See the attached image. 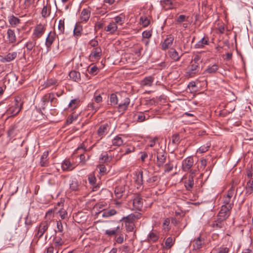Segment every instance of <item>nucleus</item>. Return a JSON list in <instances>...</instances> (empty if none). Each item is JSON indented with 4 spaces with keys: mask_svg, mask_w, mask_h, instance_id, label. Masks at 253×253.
Here are the masks:
<instances>
[{
    "mask_svg": "<svg viewBox=\"0 0 253 253\" xmlns=\"http://www.w3.org/2000/svg\"><path fill=\"white\" fill-rule=\"evenodd\" d=\"M218 69V65L214 64L211 66H209L205 72L210 74H214L216 72Z\"/></svg>",
    "mask_w": 253,
    "mask_h": 253,
    "instance_id": "33",
    "label": "nucleus"
},
{
    "mask_svg": "<svg viewBox=\"0 0 253 253\" xmlns=\"http://www.w3.org/2000/svg\"><path fill=\"white\" fill-rule=\"evenodd\" d=\"M246 188V195H249L252 193L253 192V179L251 181L249 180L247 183Z\"/></svg>",
    "mask_w": 253,
    "mask_h": 253,
    "instance_id": "31",
    "label": "nucleus"
},
{
    "mask_svg": "<svg viewBox=\"0 0 253 253\" xmlns=\"http://www.w3.org/2000/svg\"><path fill=\"white\" fill-rule=\"evenodd\" d=\"M50 6L49 8H47V5L43 6L41 12L42 17L43 18H46L48 17L50 13Z\"/></svg>",
    "mask_w": 253,
    "mask_h": 253,
    "instance_id": "41",
    "label": "nucleus"
},
{
    "mask_svg": "<svg viewBox=\"0 0 253 253\" xmlns=\"http://www.w3.org/2000/svg\"><path fill=\"white\" fill-rule=\"evenodd\" d=\"M140 217H141V214L139 213H138L136 214L131 213L126 217H124L122 218V220H124V221L133 222V221L135 219H138Z\"/></svg>",
    "mask_w": 253,
    "mask_h": 253,
    "instance_id": "20",
    "label": "nucleus"
},
{
    "mask_svg": "<svg viewBox=\"0 0 253 253\" xmlns=\"http://www.w3.org/2000/svg\"><path fill=\"white\" fill-rule=\"evenodd\" d=\"M137 117V121L138 122H143L146 120V116L143 112H139L137 115H135Z\"/></svg>",
    "mask_w": 253,
    "mask_h": 253,
    "instance_id": "54",
    "label": "nucleus"
},
{
    "mask_svg": "<svg viewBox=\"0 0 253 253\" xmlns=\"http://www.w3.org/2000/svg\"><path fill=\"white\" fill-rule=\"evenodd\" d=\"M36 41V39H33L32 41H29L25 44V47L26 48L28 52L31 51L36 46L37 43Z\"/></svg>",
    "mask_w": 253,
    "mask_h": 253,
    "instance_id": "28",
    "label": "nucleus"
},
{
    "mask_svg": "<svg viewBox=\"0 0 253 253\" xmlns=\"http://www.w3.org/2000/svg\"><path fill=\"white\" fill-rule=\"evenodd\" d=\"M173 244V238L171 237H168L165 242V248L166 249H170Z\"/></svg>",
    "mask_w": 253,
    "mask_h": 253,
    "instance_id": "51",
    "label": "nucleus"
},
{
    "mask_svg": "<svg viewBox=\"0 0 253 253\" xmlns=\"http://www.w3.org/2000/svg\"><path fill=\"white\" fill-rule=\"evenodd\" d=\"M157 166L161 167L163 165L166 160V156L164 153H158L157 156Z\"/></svg>",
    "mask_w": 253,
    "mask_h": 253,
    "instance_id": "21",
    "label": "nucleus"
},
{
    "mask_svg": "<svg viewBox=\"0 0 253 253\" xmlns=\"http://www.w3.org/2000/svg\"><path fill=\"white\" fill-rule=\"evenodd\" d=\"M87 71L89 74L94 76L98 73L99 69L95 65H90L88 67Z\"/></svg>",
    "mask_w": 253,
    "mask_h": 253,
    "instance_id": "32",
    "label": "nucleus"
},
{
    "mask_svg": "<svg viewBox=\"0 0 253 253\" xmlns=\"http://www.w3.org/2000/svg\"><path fill=\"white\" fill-rule=\"evenodd\" d=\"M125 223V226L126 230L128 232H131L133 230L134 228V223L132 222L124 221Z\"/></svg>",
    "mask_w": 253,
    "mask_h": 253,
    "instance_id": "52",
    "label": "nucleus"
},
{
    "mask_svg": "<svg viewBox=\"0 0 253 253\" xmlns=\"http://www.w3.org/2000/svg\"><path fill=\"white\" fill-rule=\"evenodd\" d=\"M143 199L139 195H136L133 200V208L138 211H141L143 207Z\"/></svg>",
    "mask_w": 253,
    "mask_h": 253,
    "instance_id": "9",
    "label": "nucleus"
},
{
    "mask_svg": "<svg viewBox=\"0 0 253 253\" xmlns=\"http://www.w3.org/2000/svg\"><path fill=\"white\" fill-rule=\"evenodd\" d=\"M159 239V236L154 232H150L148 235V240L153 242H156Z\"/></svg>",
    "mask_w": 253,
    "mask_h": 253,
    "instance_id": "50",
    "label": "nucleus"
},
{
    "mask_svg": "<svg viewBox=\"0 0 253 253\" xmlns=\"http://www.w3.org/2000/svg\"><path fill=\"white\" fill-rule=\"evenodd\" d=\"M49 224L50 222L47 220L42 221L38 227L37 232L35 235V238L39 240L42 238L47 230Z\"/></svg>",
    "mask_w": 253,
    "mask_h": 253,
    "instance_id": "4",
    "label": "nucleus"
},
{
    "mask_svg": "<svg viewBox=\"0 0 253 253\" xmlns=\"http://www.w3.org/2000/svg\"><path fill=\"white\" fill-rule=\"evenodd\" d=\"M117 213V211L114 209H109L104 211L102 216L103 217H109L110 216L115 215Z\"/></svg>",
    "mask_w": 253,
    "mask_h": 253,
    "instance_id": "34",
    "label": "nucleus"
},
{
    "mask_svg": "<svg viewBox=\"0 0 253 253\" xmlns=\"http://www.w3.org/2000/svg\"><path fill=\"white\" fill-rule=\"evenodd\" d=\"M80 102V101L79 99H72L69 103L68 106L69 107L75 109L79 106Z\"/></svg>",
    "mask_w": 253,
    "mask_h": 253,
    "instance_id": "47",
    "label": "nucleus"
},
{
    "mask_svg": "<svg viewBox=\"0 0 253 253\" xmlns=\"http://www.w3.org/2000/svg\"><path fill=\"white\" fill-rule=\"evenodd\" d=\"M120 96L118 97L115 93H112L110 96V104L115 106L119 103Z\"/></svg>",
    "mask_w": 253,
    "mask_h": 253,
    "instance_id": "37",
    "label": "nucleus"
},
{
    "mask_svg": "<svg viewBox=\"0 0 253 253\" xmlns=\"http://www.w3.org/2000/svg\"><path fill=\"white\" fill-rule=\"evenodd\" d=\"M57 84L56 81L54 79L48 80L45 84V87H49L52 85H55Z\"/></svg>",
    "mask_w": 253,
    "mask_h": 253,
    "instance_id": "57",
    "label": "nucleus"
},
{
    "mask_svg": "<svg viewBox=\"0 0 253 253\" xmlns=\"http://www.w3.org/2000/svg\"><path fill=\"white\" fill-rule=\"evenodd\" d=\"M83 26L82 25L77 23L74 27L73 31L74 36L76 38L81 37L82 35Z\"/></svg>",
    "mask_w": 253,
    "mask_h": 253,
    "instance_id": "19",
    "label": "nucleus"
},
{
    "mask_svg": "<svg viewBox=\"0 0 253 253\" xmlns=\"http://www.w3.org/2000/svg\"><path fill=\"white\" fill-rule=\"evenodd\" d=\"M17 134V129L15 126H11L7 131L8 136L10 138L14 137Z\"/></svg>",
    "mask_w": 253,
    "mask_h": 253,
    "instance_id": "36",
    "label": "nucleus"
},
{
    "mask_svg": "<svg viewBox=\"0 0 253 253\" xmlns=\"http://www.w3.org/2000/svg\"><path fill=\"white\" fill-rule=\"evenodd\" d=\"M142 35L143 38L148 39L151 37L152 33L150 31H145L142 33Z\"/></svg>",
    "mask_w": 253,
    "mask_h": 253,
    "instance_id": "62",
    "label": "nucleus"
},
{
    "mask_svg": "<svg viewBox=\"0 0 253 253\" xmlns=\"http://www.w3.org/2000/svg\"><path fill=\"white\" fill-rule=\"evenodd\" d=\"M7 36L9 43H13L16 42V37L14 30L8 29L7 31Z\"/></svg>",
    "mask_w": 253,
    "mask_h": 253,
    "instance_id": "15",
    "label": "nucleus"
},
{
    "mask_svg": "<svg viewBox=\"0 0 253 253\" xmlns=\"http://www.w3.org/2000/svg\"><path fill=\"white\" fill-rule=\"evenodd\" d=\"M180 141L179 135L178 133H175L171 136V139L170 140L168 147H176Z\"/></svg>",
    "mask_w": 253,
    "mask_h": 253,
    "instance_id": "12",
    "label": "nucleus"
},
{
    "mask_svg": "<svg viewBox=\"0 0 253 253\" xmlns=\"http://www.w3.org/2000/svg\"><path fill=\"white\" fill-rule=\"evenodd\" d=\"M80 184L75 178H71L69 181V189L71 191H77L79 190Z\"/></svg>",
    "mask_w": 253,
    "mask_h": 253,
    "instance_id": "13",
    "label": "nucleus"
},
{
    "mask_svg": "<svg viewBox=\"0 0 253 253\" xmlns=\"http://www.w3.org/2000/svg\"><path fill=\"white\" fill-rule=\"evenodd\" d=\"M93 100L96 103L100 104V103L102 102V97L100 94L98 93L96 91L94 93Z\"/></svg>",
    "mask_w": 253,
    "mask_h": 253,
    "instance_id": "45",
    "label": "nucleus"
},
{
    "mask_svg": "<svg viewBox=\"0 0 253 253\" xmlns=\"http://www.w3.org/2000/svg\"><path fill=\"white\" fill-rule=\"evenodd\" d=\"M233 204L229 206L222 205L217 214V220L220 224L225 220L230 215L231 210L232 209Z\"/></svg>",
    "mask_w": 253,
    "mask_h": 253,
    "instance_id": "1",
    "label": "nucleus"
},
{
    "mask_svg": "<svg viewBox=\"0 0 253 253\" xmlns=\"http://www.w3.org/2000/svg\"><path fill=\"white\" fill-rule=\"evenodd\" d=\"M55 99L54 94L52 93L46 94L42 97V101L44 103L50 102H52L54 101V100Z\"/></svg>",
    "mask_w": 253,
    "mask_h": 253,
    "instance_id": "29",
    "label": "nucleus"
},
{
    "mask_svg": "<svg viewBox=\"0 0 253 253\" xmlns=\"http://www.w3.org/2000/svg\"><path fill=\"white\" fill-rule=\"evenodd\" d=\"M125 17L124 15H123L122 14L121 15L116 16L114 18V21H113V23H115V25H117V24H120L122 25L123 23H124V21L125 20Z\"/></svg>",
    "mask_w": 253,
    "mask_h": 253,
    "instance_id": "39",
    "label": "nucleus"
},
{
    "mask_svg": "<svg viewBox=\"0 0 253 253\" xmlns=\"http://www.w3.org/2000/svg\"><path fill=\"white\" fill-rule=\"evenodd\" d=\"M182 168L184 171H188L190 170V157L187 158L183 162Z\"/></svg>",
    "mask_w": 253,
    "mask_h": 253,
    "instance_id": "44",
    "label": "nucleus"
},
{
    "mask_svg": "<svg viewBox=\"0 0 253 253\" xmlns=\"http://www.w3.org/2000/svg\"><path fill=\"white\" fill-rule=\"evenodd\" d=\"M102 50L100 47L94 48L90 54L89 57L94 59H99L101 56Z\"/></svg>",
    "mask_w": 253,
    "mask_h": 253,
    "instance_id": "16",
    "label": "nucleus"
},
{
    "mask_svg": "<svg viewBox=\"0 0 253 253\" xmlns=\"http://www.w3.org/2000/svg\"><path fill=\"white\" fill-rule=\"evenodd\" d=\"M8 20L12 27H15L20 23V20L13 15L9 16L8 17Z\"/></svg>",
    "mask_w": 253,
    "mask_h": 253,
    "instance_id": "26",
    "label": "nucleus"
},
{
    "mask_svg": "<svg viewBox=\"0 0 253 253\" xmlns=\"http://www.w3.org/2000/svg\"><path fill=\"white\" fill-rule=\"evenodd\" d=\"M130 248L127 246H123L121 248L122 253H129L130 252Z\"/></svg>",
    "mask_w": 253,
    "mask_h": 253,
    "instance_id": "64",
    "label": "nucleus"
},
{
    "mask_svg": "<svg viewBox=\"0 0 253 253\" xmlns=\"http://www.w3.org/2000/svg\"><path fill=\"white\" fill-rule=\"evenodd\" d=\"M58 29L59 31V34H62L64 33L65 31L64 19H60L59 21Z\"/></svg>",
    "mask_w": 253,
    "mask_h": 253,
    "instance_id": "42",
    "label": "nucleus"
},
{
    "mask_svg": "<svg viewBox=\"0 0 253 253\" xmlns=\"http://www.w3.org/2000/svg\"><path fill=\"white\" fill-rule=\"evenodd\" d=\"M173 38L169 37L166 38L162 44V48L163 50H166L170 47L173 42Z\"/></svg>",
    "mask_w": 253,
    "mask_h": 253,
    "instance_id": "17",
    "label": "nucleus"
},
{
    "mask_svg": "<svg viewBox=\"0 0 253 253\" xmlns=\"http://www.w3.org/2000/svg\"><path fill=\"white\" fill-rule=\"evenodd\" d=\"M87 108L88 110L91 111L93 113H95L100 108V105L94 102H91L88 104Z\"/></svg>",
    "mask_w": 253,
    "mask_h": 253,
    "instance_id": "25",
    "label": "nucleus"
},
{
    "mask_svg": "<svg viewBox=\"0 0 253 253\" xmlns=\"http://www.w3.org/2000/svg\"><path fill=\"white\" fill-rule=\"evenodd\" d=\"M48 151H45L41 158L40 165L42 167H47L48 166Z\"/></svg>",
    "mask_w": 253,
    "mask_h": 253,
    "instance_id": "24",
    "label": "nucleus"
},
{
    "mask_svg": "<svg viewBox=\"0 0 253 253\" xmlns=\"http://www.w3.org/2000/svg\"><path fill=\"white\" fill-rule=\"evenodd\" d=\"M78 117V114H76L75 113H73L69 116L67 120L66 123L67 124H71L73 123V122L75 120H76Z\"/></svg>",
    "mask_w": 253,
    "mask_h": 253,
    "instance_id": "46",
    "label": "nucleus"
},
{
    "mask_svg": "<svg viewBox=\"0 0 253 253\" xmlns=\"http://www.w3.org/2000/svg\"><path fill=\"white\" fill-rule=\"evenodd\" d=\"M201 122H191V129H194L196 128H199V127L201 126Z\"/></svg>",
    "mask_w": 253,
    "mask_h": 253,
    "instance_id": "59",
    "label": "nucleus"
},
{
    "mask_svg": "<svg viewBox=\"0 0 253 253\" xmlns=\"http://www.w3.org/2000/svg\"><path fill=\"white\" fill-rule=\"evenodd\" d=\"M117 25H115V23L112 22L107 26L105 30L106 31L109 32L110 34H113L117 31Z\"/></svg>",
    "mask_w": 253,
    "mask_h": 253,
    "instance_id": "27",
    "label": "nucleus"
},
{
    "mask_svg": "<svg viewBox=\"0 0 253 253\" xmlns=\"http://www.w3.org/2000/svg\"><path fill=\"white\" fill-rule=\"evenodd\" d=\"M35 0H25L24 3V8L28 9L32 4L34 3Z\"/></svg>",
    "mask_w": 253,
    "mask_h": 253,
    "instance_id": "55",
    "label": "nucleus"
},
{
    "mask_svg": "<svg viewBox=\"0 0 253 253\" xmlns=\"http://www.w3.org/2000/svg\"><path fill=\"white\" fill-rule=\"evenodd\" d=\"M45 31V26L42 24H39L35 27L33 34V39H35L36 40L40 38L44 33Z\"/></svg>",
    "mask_w": 253,
    "mask_h": 253,
    "instance_id": "5",
    "label": "nucleus"
},
{
    "mask_svg": "<svg viewBox=\"0 0 253 253\" xmlns=\"http://www.w3.org/2000/svg\"><path fill=\"white\" fill-rule=\"evenodd\" d=\"M91 15V8L88 7L87 8H84L81 12L80 19L82 23H86L89 20Z\"/></svg>",
    "mask_w": 253,
    "mask_h": 253,
    "instance_id": "7",
    "label": "nucleus"
},
{
    "mask_svg": "<svg viewBox=\"0 0 253 253\" xmlns=\"http://www.w3.org/2000/svg\"><path fill=\"white\" fill-rule=\"evenodd\" d=\"M173 165L171 163L169 162V163H167L165 165V172H170V171L172 170V169H173Z\"/></svg>",
    "mask_w": 253,
    "mask_h": 253,
    "instance_id": "56",
    "label": "nucleus"
},
{
    "mask_svg": "<svg viewBox=\"0 0 253 253\" xmlns=\"http://www.w3.org/2000/svg\"><path fill=\"white\" fill-rule=\"evenodd\" d=\"M20 98L19 97L15 98L14 100V104L10 107L6 111V114L9 117H12L17 115L22 108V103L19 102Z\"/></svg>",
    "mask_w": 253,
    "mask_h": 253,
    "instance_id": "2",
    "label": "nucleus"
},
{
    "mask_svg": "<svg viewBox=\"0 0 253 253\" xmlns=\"http://www.w3.org/2000/svg\"><path fill=\"white\" fill-rule=\"evenodd\" d=\"M125 187L123 186H117L115 188L114 192L115 196L118 198H121L124 192H125Z\"/></svg>",
    "mask_w": 253,
    "mask_h": 253,
    "instance_id": "30",
    "label": "nucleus"
},
{
    "mask_svg": "<svg viewBox=\"0 0 253 253\" xmlns=\"http://www.w3.org/2000/svg\"><path fill=\"white\" fill-rule=\"evenodd\" d=\"M123 143V140L119 136H115L112 140V144L116 146H120Z\"/></svg>",
    "mask_w": 253,
    "mask_h": 253,
    "instance_id": "40",
    "label": "nucleus"
},
{
    "mask_svg": "<svg viewBox=\"0 0 253 253\" xmlns=\"http://www.w3.org/2000/svg\"><path fill=\"white\" fill-rule=\"evenodd\" d=\"M234 192V187L232 186L227 191L226 197L231 198Z\"/></svg>",
    "mask_w": 253,
    "mask_h": 253,
    "instance_id": "61",
    "label": "nucleus"
},
{
    "mask_svg": "<svg viewBox=\"0 0 253 253\" xmlns=\"http://www.w3.org/2000/svg\"><path fill=\"white\" fill-rule=\"evenodd\" d=\"M56 35L55 32H50L45 40V46L47 48H50L56 39Z\"/></svg>",
    "mask_w": 253,
    "mask_h": 253,
    "instance_id": "11",
    "label": "nucleus"
},
{
    "mask_svg": "<svg viewBox=\"0 0 253 253\" xmlns=\"http://www.w3.org/2000/svg\"><path fill=\"white\" fill-rule=\"evenodd\" d=\"M17 56V52L16 51L8 53L5 56L1 57L0 62L2 63L9 62L14 60Z\"/></svg>",
    "mask_w": 253,
    "mask_h": 253,
    "instance_id": "10",
    "label": "nucleus"
},
{
    "mask_svg": "<svg viewBox=\"0 0 253 253\" xmlns=\"http://www.w3.org/2000/svg\"><path fill=\"white\" fill-rule=\"evenodd\" d=\"M109 129V125L108 124H105L100 126L97 130V134L100 138H102L108 132Z\"/></svg>",
    "mask_w": 253,
    "mask_h": 253,
    "instance_id": "14",
    "label": "nucleus"
},
{
    "mask_svg": "<svg viewBox=\"0 0 253 253\" xmlns=\"http://www.w3.org/2000/svg\"><path fill=\"white\" fill-rule=\"evenodd\" d=\"M69 76L70 78L75 82H79L81 80L80 73L76 71H71L69 73Z\"/></svg>",
    "mask_w": 253,
    "mask_h": 253,
    "instance_id": "23",
    "label": "nucleus"
},
{
    "mask_svg": "<svg viewBox=\"0 0 253 253\" xmlns=\"http://www.w3.org/2000/svg\"><path fill=\"white\" fill-rule=\"evenodd\" d=\"M110 160L111 159L109 157L107 154H102L99 158V162L100 163H104L109 162Z\"/></svg>",
    "mask_w": 253,
    "mask_h": 253,
    "instance_id": "48",
    "label": "nucleus"
},
{
    "mask_svg": "<svg viewBox=\"0 0 253 253\" xmlns=\"http://www.w3.org/2000/svg\"><path fill=\"white\" fill-rule=\"evenodd\" d=\"M130 104V99L126 96V93L120 95L119 100L118 110L119 112L123 113L127 109Z\"/></svg>",
    "mask_w": 253,
    "mask_h": 253,
    "instance_id": "3",
    "label": "nucleus"
},
{
    "mask_svg": "<svg viewBox=\"0 0 253 253\" xmlns=\"http://www.w3.org/2000/svg\"><path fill=\"white\" fill-rule=\"evenodd\" d=\"M99 169L100 173L102 174H104L107 173V169L103 165H100L98 167Z\"/></svg>",
    "mask_w": 253,
    "mask_h": 253,
    "instance_id": "63",
    "label": "nucleus"
},
{
    "mask_svg": "<svg viewBox=\"0 0 253 253\" xmlns=\"http://www.w3.org/2000/svg\"><path fill=\"white\" fill-rule=\"evenodd\" d=\"M200 69L199 63H195L193 61H191V75L198 72Z\"/></svg>",
    "mask_w": 253,
    "mask_h": 253,
    "instance_id": "38",
    "label": "nucleus"
},
{
    "mask_svg": "<svg viewBox=\"0 0 253 253\" xmlns=\"http://www.w3.org/2000/svg\"><path fill=\"white\" fill-rule=\"evenodd\" d=\"M136 182L138 185H141L143 184V171H140L139 172L137 179L136 180Z\"/></svg>",
    "mask_w": 253,
    "mask_h": 253,
    "instance_id": "53",
    "label": "nucleus"
},
{
    "mask_svg": "<svg viewBox=\"0 0 253 253\" xmlns=\"http://www.w3.org/2000/svg\"><path fill=\"white\" fill-rule=\"evenodd\" d=\"M65 239L63 234L59 235H56L53 239V244L57 250H59L62 246L65 244Z\"/></svg>",
    "mask_w": 253,
    "mask_h": 253,
    "instance_id": "6",
    "label": "nucleus"
},
{
    "mask_svg": "<svg viewBox=\"0 0 253 253\" xmlns=\"http://www.w3.org/2000/svg\"><path fill=\"white\" fill-rule=\"evenodd\" d=\"M154 81V78L152 76H148L145 77L141 82V85L142 86H151Z\"/></svg>",
    "mask_w": 253,
    "mask_h": 253,
    "instance_id": "22",
    "label": "nucleus"
},
{
    "mask_svg": "<svg viewBox=\"0 0 253 253\" xmlns=\"http://www.w3.org/2000/svg\"><path fill=\"white\" fill-rule=\"evenodd\" d=\"M159 179V177L157 175H155L149 178L147 180V182H148L149 183L152 184V183H154L157 182V181H158Z\"/></svg>",
    "mask_w": 253,
    "mask_h": 253,
    "instance_id": "58",
    "label": "nucleus"
},
{
    "mask_svg": "<svg viewBox=\"0 0 253 253\" xmlns=\"http://www.w3.org/2000/svg\"><path fill=\"white\" fill-rule=\"evenodd\" d=\"M169 56L174 60H177L179 59V57L177 52L174 49H171L169 51Z\"/></svg>",
    "mask_w": 253,
    "mask_h": 253,
    "instance_id": "43",
    "label": "nucleus"
},
{
    "mask_svg": "<svg viewBox=\"0 0 253 253\" xmlns=\"http://www.w3.org/2000/svg\"><path fill=\"white\" fill-rule=\"evenodd\" d=\"M140 21L143 27H147L150 24L149 19L145 16H141L140 18Z\"/></svg>",
    "mask_w": 253,
    "mask_h": 253,
    "instance_id": "49",
    "label": "nucleus"
},
{
    "mask_svg": "<svg viewBox=\"0 0 253 253\" xmlns=\"http://www.w3.org/2000/svg\"><path fill=\"white\" fill-rule=\"evenodd\" d=\"M194 48H199L203 47V42L202 38L199 39L198 41L194 44Z\"/></svg>",
    "mask_w": 253,
    "mask_h": 253,
    "instance_id": "60",
    "label": "nucleus"
},
{
    "mask_svg": "<svg viewBox=\"0 0 253 253\" xmlns=\"http://www.w3.org/2000/svg\"><path fill=\"white\" fill-rule=\"evenodd\" d=\"M193 251H197L202 248L205 243L204 239L199 236L193 241Z\"/></svg>",
    "mask_w": 253,
    "mask_h": 253,
    "instance_id": "8",
    "label": "nucleus"
},
{
    "mask_svg": "<svg viewBox=\"0 0 253 253\" xmlns=\"http://www.w3.org/2000/svg\"><path fill=\"white\" fill-rule=\"evenodd\" d=\"M121 232L120 227L118 226L116 228L113 230H106L105 231V234L108 236H112L116 234L120 233Z\"/></svg>",
    "mask_w": 253,
    "mask_h": 253,
    "instance_id": "35",
    "label": "nucleus"
},
{
    "mask_svg": "<svg viewBox=\"0 0 253 253\" xmlns=\"http://www.w3.org/2000/svg\"><path fill=\"white\" fill-rule=\"evenodd\" d=\"M73 165L68 160H65L62 163V169L64 170L70 171L74 169Z\"/></svg>",
    "mask_w": 253,
    "mask_h": 253,
    "instance_id": "18",
    "label": "nucleus"
}]
</instances>
